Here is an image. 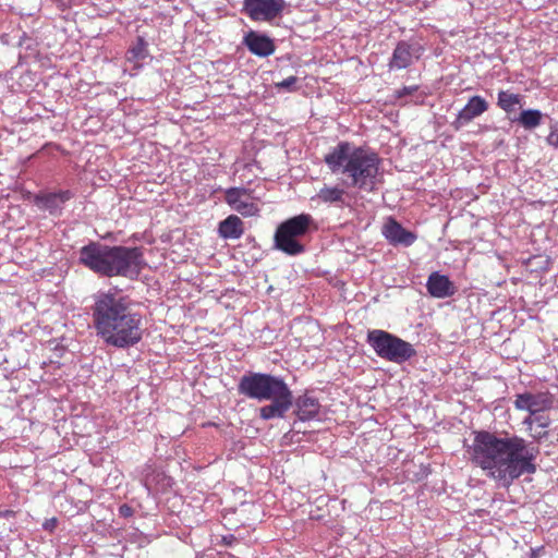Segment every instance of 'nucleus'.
I'll return each mask as SVG.
<instances>
[{
	"label": "nucleus",
	"instance_id": "f257e3e1",
	"mask_svg": "<svg viewBox=\"0 0 558 558\" xmlns=\"http://www.w3.org/2000/svg\"><path fill=\"white\" fill-rule=\"evenodd\" d=\"M469 454L471 462L487 477L508 487L521 475L535 472L538 450L518 436L498 437L489 432H477Z\"/></svg>",
	"mask_w": 558,
	"mask_h": 558
},
{
	"label": "nucleus",
	"instance_id": "9d476101",
	"mask_svg": "<svg viewBox=\"0 0 558 558\" xmlns=\"http://www.w3.org/2000/svg\"><path fill=\"white\" fill-rule=\"evenodd\" d=\"M518 410L527 411L531 415L547 411L554 405V397L547 391L525 392L518 395L514 400Z\"/></svg>",
	"mask_w": 558,
	"mask_h": 558
},
{
	"label": "nucleus",
	"instance_id": "4be33fe9",
	"mask_svg": "<svg viewBox=\"0 0 558 558\" xmlns=\"http://www.w3.org/2000/svg\"><path fill=\"white\" fill-rule=\"evenodd\" d=\"M147 57V45L142 38H138L137 43L126 52V61L132 63L134 68H140Z\"/></svg>",
	"mask_w": 558,
	"mask_h": 558
},
{
	"label": "nucleus",
	"instance_id": "0eeeda50",
	"mask_svg": "<svg viewBox=\"0 0 558 558\" xmlns=\"http://www.w3.org/2000/svg\"><path fill=\"white\" fill-rule=\"evenodd\" d=\"M367 341L379 357L393 363H403L415 354L411 343L380 329L368 331Z\"/></svg>",
	"mask_w": 558,
	"mask_h": 558
},
{
	"label": "nucleus",
	"instance_id": "a878e982",
	"mask_svg": "<svg viewBox=\"0 0 558 558\" xmlns=\"http://www.w3.org/2000/svg\"><path fill=\"white\" fill-rule=\"evenodd\" d=\"M57 526V519H48L44 522L43 527L47 531H53V529Z\"/></svg>",
	"mask_w": 558,
	"mask_h": 558
},
{
	"label": "nucleus",
	"instance_id": "f03ea898",
	"mask_svg": "<svg viewBox=\"0 0 558 558\" xmlns=\"http://www.w3.org/2000/svg\"><path fill=\"white\" fill-rule=\"evenodd\" d=\"M93 317L97 336L108 345L124 349L136 344L143 337L142 316L118 292L98 293Z\"/></svg>",
	"mask_w": 558,
	"mask_h": 558
},
{
	"label": "nucleus",
	"instance_id": "a211bd4d",
	"mask_svg": "<svg viewBox=\"0 0 558 558\" xmlns=\"http://www.w3.org/2000/svg\"><path fill=\"white\" fill-rule=\"evenodd\" d=\"M296 415L301 421H310L317 416L319 411L318 400L304 395L300 397L296 402Z\"/></svg>",
	"mask_w": 558,
	"mask_h": 558
},
{
	"label": "nucleus",
	"instance_id": "cd10ccee",
	"mask_svg": "<svg viewBox=\"0 0 558 558\" xmlns=\"http://www.w3.org/2000/svg\"><path fill=\"white\" fill-rule=\"evenodd\" d=\"M533 422H534V420L532 418V416H529L527 418L524 420V424H527V425H531Z\"/></svg>",
	"mask_w": 558,
	"mask_h": 558
},
{
	"label": "nucleus",
	"instance_id": "393cba45",
	"mask_svg": "<svg viewBox=\"0 0 558 558\" xmlns=\"http://www.w3.org/2000/svg\"><path fill=\"white\" fill-rule=\"evenodd\" d=\"M119 513H120V515L128 518L133 514V509L128 505H122L119 508Z\"/></svg>",
	"mask_w": 558,
	"mask_h": 558
},
{
	"label": "nucleus",
	"instance_id": "7ed1b4c3",
	"mask_svg": "<svg viewBox=\"0 0 558 558\" xmlns=\"http://www.w3.org/2000/svg\"><path fill=\"white\" fill-rule=\"evenodd\" d=\"M324 160L332 173L345 177L348 186L367 192L376 187L379 171L377 154L349 142H341Z\"/></svg>",
	"mask_w": 558,
	"mask_h": 558
},
{
	"label": "nucleus",
	"instance_id": "20e7f679",
	"mask_svg": "<svg viewBox=\"0 0 558 558\" xmlns=\"http://www.w3.org/2000/svg\"><path fill=\"white\" fill-rule=\"evenodd\" d=\"M78 260L92 271L106 276L136 278L146 265L140 247L110 246L90 242L80 250Z\"/></svg>",
	"mask_w": 558,
	"mask_h": 558
},
{
	"label": "nucleus",
	"instance_id": "f8f14e48",
	"mask_svg": "<svg viewBox=\"0 0 558 558\" xmlns=\"http://www.w3.org/2000/svg\"><path fill=\"white\" fill-rule=\"evenodd\" d=\"M423 52L422 46L418 44H409L401 41L397 45L393 50L392 58L390 60V69H405L414 59H418Z\"/></svg>",
	"mask_w": 558,
	"mask_h": 558
},
{
	"label": "nucleus",
	"instance_id": "ddd939ff",
	"mask_svg": "<svg viewBox=\"0 0 558 558\" xmlns=\"http://www.w3.org/2000/svg\"><path fill=\"white\" fill-rule=\"evenodd\" d=\"M383 234L392 245L410 246L416 240L413 232L405 230L392 218H389L383 226Z\"/></svg>",
	"mask_w": 558,
	"mask_h": 558
},
{
	"label": "nucleus",
	"instance_id": "bb28decb",
	"mask_svg": "<svg viewBox=\"0 0 558 558\" xmlns=\"http://www.w3.org/2000/svg\"><path fill=\"white\" fill-rule=\"evenodd\" d=\"M538 422H539V426H541L542 428H545V427H547V426H548V421H547V420H544V421L538 420Z\"/></svg>",
	"mask_w": 558,
	"mask_h": 558
},
{
	"label": "nucleus",
	"instance_id": "412c9836",
	"mask_svg": "<svg viewBox=\"0 0 558 558\" xmlns=\"http://www.w3.org/2000/svg\"><path fill=\"white\" fill-rule=\"evenodd\" d=\"M345 191L343 187L338 185L329 186L324 185L315 196L312 197V201H317L319 203L332 204V203H343Z\"/></svg>",
	"mask_w": 558,
	"mask_h": 558
},
{
	"label": "nucleus",
	"instance_id": "5701e85b",
	"mask_svg": "<svg viewBox=\"0 0 558 558\" xmlns=\"http://www.w3.org/2000/svg\"><path fill=\"white\" fill-rule=\"evenodd\" d=\"M546 142L549 146L558 148V122L550 123Z\"/></svg>",
	"mask_w": 558,
	"mask_h": 558
},
{
	"label": "nucleus",
	"instance_id": "4468645a",
	"mask_svg": "<svg viewBox=\"0 0 558 558\" xmlns=\"http://www.w3.org/2000/svg\"><path fill=\"white\" fill-rule=\"evenodd\" d=\"M248 50L258 57H268L274 53V41L266 35L257 32H248L243 40Z\"/></svg>",
	"mask_w": 558,
	"mask_h": 558
},
{
	"label": "nucleus",
	"instance_id": "39448f33",
	"mask_svg": "<svg viewBox=\"0 0 558 558\" xmlns=\"http://www.w3.org/2000/svg\"><path fill=\"white\" fill-rule=\"evenodd\" d=\"M239 393L262 401H271L259 409L263 420L281 418L293 404L292 391L280 377L264 373H248L241 377Z\"/></svg>",
	"mask_w": 558,
	"mask_h": 558
},
{
	"label": "nucleus",
	"instance_id": "6ab92c4d",
	"mask_svg": "<svg viewBox=\"0 0 558 558\" xmlns=\"http://www.w3.org/2000/svg\"><path fill=\"white\" fill-rule=\"evenodd\" d=\"M218 231L223 239H239L243 234L242 220L238 216L231 215L219 223Z\"/></svg>",
	"mask_w": 558,
	"mask_h": 558
},
{
	"label": "nucleus",
	"instance_id": "1a4fd4ad",
	"mask_svg": "<svg viewBox=\"0 0 558 558\" xmlns=\"http://www.w3.org/2000/svg\"><path fill=\"white\" fill-rule=\"evenodd\" d=\"M227 204L244 217H252L259 211L256 198L244 187H230L225 193Z\"/></svg>",
	"mask_w": 558,
	"mask_h": 558
},
{
	"label": "nucleus",
	"instance_id": "b1692460",
	"mask_svg": "<svg viewBox=\"0 0 558 558\" xmlns=\"http://www.w3.org/2000/svg\"><path fill=\"white\" fill-rule=\"evenodd\" d=\"M296 81L298 78L295 76H289L277 83V87L290 90L295 85Z\"/></svg>",
	"mask_w": 558,
	"mask_h": 558
},
{
	"label": "nucleus",
	"instance_id": "2eb2a0df",
	"mask_svg": "<svg viewBox=\"0 0 558 558\" xmlns=\"http://www.w3.org/2000/svg\"><path fill=\"white\" fill-rule=\"evenodd\" d=\"M426 288L432 296L438 299L449 298L456 292V287L450 279L437 271L429 275Z\"/></svg>",
	"mask_w": 558,
	"mask_h": 558
},
{
	"label": "nucleus",
	"instance_id": "423d86ee",
	"mask_svg": "<svg viewBox=\"0 0 558 558\" xmlns=\"http://www.w3.org/2000/svg\"><path fill=\"white\" fill-rule=\"evenodd\" d=\"M313 223L308 214H301L282 222L275 233V245L288 255H299L304 251L300 238L305 235Z\"/></svg>",
	"mask_w": 558,
	"mask_h": 558
},
{
	"label": "nucleus",
	"instance_id": "dca6fc26",
	"mask_svg": "<svg viewBox=\"0 0 558 558\" xmlns=\"http://www.w3.org/2000/svg\"><path fill=\"white\" fill-rule=\"evenodd\" d=\"M72 197L70 191H60L57 193H45L35 197V204L40 208L56 215L62 210V206Z\"/></svg>",
	"mask_w": 558,
	"mask_h": 558
},
{
	"label": "nucleus",
	"instance_id": "6e6552de",
	"mask_svg": "<svg viewBox=\"0 0 558 558\" xmlns=\"http://www.w3.org/2000/svg\"><path fill=\"white\" fill-rule=\"evenodd\" d=\"M287 7L284 0H243V13L253 22L272 23Z\"/></svg>",
	"mask_w": 558,
	"mask_h": 558
},
{
	"label": "nucleus",
	"instance_id": "f3484780",
	"mask_svg": "<svg viewBox=\"0 0 558 558\" xmlns=\"http://www.w3.org/2000/svg\"><path fill=\"white\" fill-rule=\"evenodd\" d=\"M524 97L520 94L512 93L511 90H499L497 94V106L500 108L511 120L512 114L517 113L522 108Z\"/></svg>",
	"mask_w": 558,
	"mask_h": 558
},
{
	"label": "nucleus",
	"instance_id": "9b49d317",
	"mask_svg": "<svg viewBox=\"0 0 558 558\" xmlns=\"http://www.w3.org/2000/svg\"><path fill=\"white\" fill-rule=\"evenodd\" d=\"M489 108L488 101L480 96L474 95L469 98L465 106L458 112L451 125L456 131L469 125L474 119L481 117Z\"/></svg>",
	"mask_w": 558,
	"mask_h": 558
},
{
	"label": "nucleus",
	"instance_id": "aec40b11",
	"mask_svg": "<svg viewBox=\"0 0 558 558\" xmlns=\"http://www.w3.org/2000/svg\"><path fill=\"white\" fill-rule=\"evenodd\" d=\"M544 114L538 109H524L518 116L511 119L525 130H534L543 122Z\"/></svg>",
	"mask_w": 558,
	"mask_h": 558
}]
</instances>
